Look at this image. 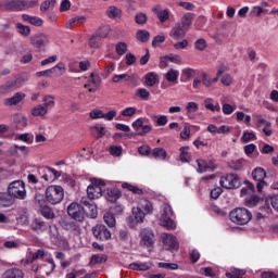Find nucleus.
<instances>
[{
    "instance_id": "1",
    "label": "nucleus",
    "mask_w": 278,
    "mask_h": 278,
    "mask_svg": "<svg viewBox=\"0 0 278 278\" xmlns=\"http://www.w3.org/2000/svg\"><path fill=\"white\" fill-rule=\"evenodd\" d=\"M46 201L50 205H58L64 201V188L58 185H51L46 189Z\"/></svg>"
},
{
    "instance_id": "2",
    "label": "nucleus",
    "mask_w": 278,
    "mask_h": 278,
    "mask_svg": "<svg viewBox=\"0 0 278 278\" xmlns=\"http://www.w3.org/2000/svg\"><path fill=\"white\" fill-rule=\"evenodd\" d=\"M251 218H253V215L244 207L235 208L230 212V220L236 225H247L251 222Z\"/></svg>"
},
{
    "instance_id": "3",
    "label": "nucleus",
    "mask_w": 278,
    "mask_h": 278,
    "mask_svg": "<svg viewBox=\"0 0 278 278\" xmlns=\"http://www.w3.org/2000/svg\"><path fill=\"white\" fill-rule=\"evenodd\" d=\"M8 194L14 199H27V190L23 180H14L8 186Z\"/></svg>"
},
{
    "instance_id": "4",
    "label": "nucleus",
    "mask_w": 278,
    "mask_h": 278,
    "mask_svg": "<svg viewBox=\"0 0 278 278\" xmlns=\"http://www.w3.org/2000/svg\"><path fill=\"white\" fill-rule=\"evenodd\" d=\"M91 184L87 188V195L90 201H93V199H99L100 197H103V189L105 188V180L93 178L91 180Z\"/></svg>"
},
{
    "instance_id": "5",
    "label": "nucleus",
    "mask_w": 278,
    "mask_h": 278,
    "mask_svg": "<svg viewBox=\"0 0 278 278\" xmlns=\"http://www.w3.org/2000/svg\"><path fill=\"white\" fill-rule=\"evenodd\" d=\"M219 184L226 190H237L242 186V180L237 174H227L220 177Z\"/></svg>"
},
{
    "instance_id": "6",
    "label": "nucleus",
    "mask_w": 278,
    "mask_h": 278,
    "mask_svg": "<svg viewBox=\"0 0 278 278\" xmlns=\"http://www.w3.org/2000/svg\"><path fill=\"white\" fill-rule=\"evenodd\" d=\"M170 216H173V210L170 208V205L163 204L160 225H162V227H166V229H175L177 225H175V222L170 219Z\"/></svg>"
},
{
    "instance_id": "7",
    "label": "nucleus",
    "mask_w": 278,
    "mask_h": 278,
    "mask_svg": "<svg viewBox=\"0 0 278 278\" xmlns=\"http://www.w3.org/2000/svg\"><path fill=\"white\" fill-rule=\"evenodd\" d=\"M84 212V206L77 202H73L67 206V215L76 223H84L86 218Z\"/></svg>"
},
{
    "instance_id": "8",
    "label": "nucleus",
    "mask_w": 278,
    "mask_h": 278,
    "mask_svg": "<svg viewBox=\"0 0 278 278\" xmlns=\"http://www.w3.org/2000/svg\"><path fill=\"white\" fill-rule=\"evenodd\" d=\"M162 240L165 251H179V241H177V237L170 233H163Z\"/></svg>"
},
{
    "instance_id": "9",
    "label": "nucleus",
    "mask_w": 278,
    "mask_h": 278,
    "mask_svg": "<svg viewBox=\"0 0 278 278\" xmlns=\"http://www.w3.org/2000/svg\"><path fill=\"white\" fill-rule=\"evenodd\" d=\"M30 43L35 49H40V51H45V47L49 43V35L46 34H36L30 37Z\"/></svg>"
},
{
    "instance_id": "10",
    "label": "nucleus",
    "mask_w": 278,
    "mask_h": 278,
    "mask_svg": "<svg viewBox=\"0 0 278 278\" xmlns=\"http://www.w3.org/2000/svg\"><path fill=\"white\" fill-rule=\"evenodd\" d=\"M80 203L84 205V216H88V218H96L98 216L97 205H94L92 200L81 198Z\"/></svg>"
},
{
    "instance_id": "11",
    "label": "nucleus",
    "mask_w": 278,
    "mask_h": 278,
    "mask_svg": "<svg viewBox=\"0 0 278 278\" xmlns=\"http://www.w3.org/2000/svg\"><path fill=\"white\" fill-rule=\"evenodd\" d=\"M92 233L97 240H101L105 242V240H110L112 238V232L105 227V225H97L92 228Z\"/></svg>"
},
{
    "instance_id": "12",
    "label": "nucleus",
    "mask_w": 278,
    "mask_h": 278,
    "mask_svg": "<svg viewBox=\"0 0 278 278\" xmlns=\"http://www.w3.org/2000/svg\"><path fill=\"white\" fill-rule=\"evenodd\" d=\"M252 177L254 181H257V185H256L257 192H262L264 186H266V181H264V179H266V170H264V168L262 167H256L252 172Z\"/></svg>"
},
{
    "instance_id": "13",
    "label": "nucleus",
    "mask_w": 278,
    "mask_h": 278,
    "mask_svg": "<svg viewBox=\"0 0 278 278\" xmlns=\"http://www.w3.org/2000/svg\"><path fill=\"white\" fill-rule=\"evenodd\" d=\"M140 238H141V244H143V247H147L148 249H151V247L155 244V241H153V238H155V235L153 233V230L149 228H143L140 231Z\"/></svg>"
},
{
    "instance_id": "14",
    "label": "nucleus",
    "mask_w": 278,
    "mask_h": 278,
    "mask_svg": "<svg viewBox=\"0 0 278 278\" xmlns=\"http://www.w3.org/2000/svg\"><path fill=\"white\" fill-rule=\"evenodd\" d=\"M132 128L137 131V136H147L151 134V125H144L143 118H138L132 123Z\"/></svg>"
},
{
    "instance_id": "15",
    "label": "nucleus",
    "mask_w": 278,
    "mask_h": 278,
    "mask_svg": "<svg viewBox=\"0 0 278 278\" xmlns=\"http://www.w3.org/2000/svg\"><path fill=\"white\" fill-rule=\"evenodd\" d=\"M101 86V76L99 74L91 73L90 78L87 84L84 85V88H88L89 92H97Z\"/></svg>"
},
{
    "instance_id": "16",
    "label": "nucleus",
    "mask_w": 278,
    "mask_h": 278,
    "mask_svg": "<svg viewBox=\"0 0 278 278\" xmlns=\"http://www.w3.org/2000/svg\"><path fill=\"white\" fill-rule=\"evenodd\" d=\"M0 10L2 12H21L18 0H5L0 2Z\"/></svg>"
},
{
    "instance_id": "17",
    "label": "nucleus",
    "mask_w": 278,
    "mask_h": 278,
    "mask_svg": "<svg viewBox=\"0 0 278 278\" xmlns=\"http://www.w3.org/2000/svg\"><path fill=\"white\" fill-rule=\"evenodd\" d=\"M186 31L188 30L185 27L180 26L179 23H176L169 31V36L173 40H181L186 38Z\"/></svg>"
},
{
    "instance_id": "18",
    "label": "nucleus",
    "mask_w": 278,
    "mask_h": 278,
    "mask_svg": "<svg viewBox=\"0 0 278 278\" xmlns=\"http://www.w3.org/2000/svg\"><path fill=\"white\" fill-rule=\"evenodd\" d=\"M61 227L62 229H65V231H71L72 233H79V231H81V228L77 223L68 219H63L61 222Z\"/></svg>"
},
{
    "instance_id": "19",
    "label": "nucleus",
    "mask_w": 278,
    "mask_h": 278,
    "mask_svg": "<svg viewBox=\"0 0 278 278\" xmlns=\"http://www.w3.org/2000/svg\"><path fill=\"white\" fill-rule=\"evenodd\" d=\"M26 94L23 92H16L13 97L7 98L3 100L4 105L12 106V105H18L23 99H25Z\"/></svg>"
},
{
    "instance_id": "20",
    "label": "nucleus",
    "mask_w": 278,
    "mask_h": 278,
    "mask_svg": "<svg viewBox=\"0 0 278 278\" xmlns=\"http://www.w3.org/2000/svg\"><path fill=\"white\" fill-rule=\"evenodd\" d=\"M197 15L194 13H185L180 20L179 26L185 29H190L192 27V22Z\"/></svg>"
},
{
    "instance_id": "21",
    "label": "nucleus",
    "mask_w": 278,
    "mask_h": 278,
    "mask_svg": "<svg viewBox=\"0 0 278 278\" xmlns=\"http://www.w3.org/2000/svg\"><path fill=\"white\" fill-rule=\"evenodd\" d=\"M152 12L155 13L160 23H166V21H168V18H170V11L168 9L160 10L157 8H153Z\"/></svg>"
},
{
    "instance_id": "22",
    "label": "nucleus",
    "mask_w": 278,
    "mask_h": 278,
    "mask_svg": "<svg viewBox=\"0 0 278 278\" xmlns=\"http://www.w3.org/2000/svg\"><path fill=\"white\" fill-rule=\"evenodd\" d=\"M22 18L23 21H25L26 23H30V25H34L35 27H42V25L45 24V21H42V18L38 16L23 14Z\"/></svg>"
},
{
    "instance_id": "23",
    "label": "nucleus",
    "mask_w": 278,
    "mask_h": 278,
    "mask_svg": "<svg viewBox=\"0 0 278 278\" xmlns=\"http://www.w3.org/2000/svg\"><path fill=\"white\" fill-rule=\"evenodd\" d=\"M2 278H25V273L20 268H11L4 271Z\"/></svg>"
},
{
    "instance_id": "24",
    "label": "nucleus",
    "mask_w": 278,
    "mask_h": 278,
    "mask_svg": "<svg viewBox=\"0 0 278 278\" xmlns=\"http://www.w3.org/2000/svg\"><path fill=\"white\" fill-rule=\"evenodd\" d=\"M12 205H14V200L10 193H0V207H12Z\"/></svg>"
},
{
    "instance_id": "25",
    "label": "nucleus",
    "mask_w": 278,
    "mask_h": 278,
    "mask_svg": "<svg viewBox=\"0 0 278 278\" xmlns=\"http://www.w3.org/2000/svg\"><path fill=\"white\" fill-rule=\"evenodd\" d=\"M129 268H131L132 270H151V268H153V263L151 262H147V263H131L129 265Z\"/></svg>"
},
{
    "instance_id": "26",
    "label": "nucleus",
    "mask_w": 278,
    "mask_h": 278,
    "mask_svg": "<svg viewBox=\"0 0 278 278\" xmlns=\"http://www.w3.org/2000/svg\"><path fill=\"white\" fill-rule=\"evenodd\" d=\"M91 134L99 140L100 138H103L105 134H108V130H105V127L101 126L100 124H97L96 126L91 127Z\"/></svg>"
},
{
    "instance_id": "27",
    "label": "nucleus",
    "mask_w": 278,
    "mask_h": 278,
    "mask_svg": "<svg viewBox=\"0 0 278 278\" xmlns=\"http://www.w3.org/2000/svg\"><path fill=\"white\" fill-rule=\"evenodd\" d=\"M121 190L118 189H108L106 192V201H110L111 203H116L118 199H121Z\"/></svg>"
},
{
    "instance_id": "28",
    "label": "nucleus",
    "mask_w": 278,
    "mask_h": 278,
    "mask_svg": "<svg viewBox=\"0 0 278 278\" xmlns=\"http://www.w3.org/2000/svg\"><path fill=\"white\" fill-rule=\"evenodd\" d=\"M106 16H109V18H121V16H123V10L111 5L106 10Z\"/></svg>"
},
{
    "instance_id": "29",
    "label": "nucleus",
    "mask_w": 278,
    "mask_h": 278,
    "mask_svg": "<svg viewBox=\"0 0 278 278\" xmlns=\"http://www.w3.org/2000/svg\"><path fill=\"white\" fill-rule=\"evenodd\" d=\"M41 216L43 218H47L48 220H53L55 218V213L53 212V208H51L49 205L41 206Z\"/></svg>"
},
{
    "instance_id": "30",
    "label": "nucleus",
    "mask_w": 278,
    "mask_h": 278,
    "mask_svg": "<svg viewBox=\"0 0 278 278\" xmlns=\"http://www.w3.org/2000/svg\"><path fill=\"white\" fill-rule=\"evenodd\" d=\"M18 3H20V11L29 10L38 5V0H18Z\"/></svg>"
},
{
    "instance_id": "31",
    "label": "nucleus",
    "mask_w": 278,
    "mask_h": 278,
    "mask_svg": "<svg viewBox=\"0 0 278 278\" xmlns=\"http://www.w3.org/2000/svg\"><path fill=\"white\" fill-rule=\"evenodd\" d=\"M157 74L150 72L146 75V86H149L150 88H153L157 84Z\"/></svg>"
},
{
    "instance_id": "32",
    "label": "nucleus",
    "mask_w": 278,
    "mask_h": 278,
    "mask_svg": "<svg viewBox=\"0 0 278 278\" xmlns=\"http://www.w3.org/2000/svg\"><path fill=\"white\" fill-rule=\"evenodd\" d=\"M144 211L139 206L132 207V217H135L136 223H144Z\"/></svg>"
},
{
    "instance_id": "33",
    "label": "nucleus",
    "mask_w": 278,
    "mask_h": 278,
    "mask_svg": "<svg viewBox=\"0 0 278 278\" xmlns=\"http://www.w3.org/2000/svg\"><path fill=\"white\" fill-rule=\"evenodd\" d=\"M110 31H112L110 25H104L97 29L94 34H97L102 40H104V38H108V36H110Z\"/></svg>"
},
{
    "instance_id": "34",
    "label": "nucleus",
    "mask_w": 278,
    "mask_h": 278,
    "mask_svg": "<svg viewBox=\"0 0 278 278\" xmlns=\"http://www.w3.org/2000/svg\"><path fill=\"white\" fill-rule=\"evenodd\" d=\"M101 40H103L97 33H94L89 39V47L91 49H99L101 47Z\"/></svg>"
},
{
    "instance_id": "35",
    "label": "nucleus",
    "mask_w": 278,
    "mask_h": 278,
    "mask_svg": "<svg viewBox=\"0 0 278 278\" xmlns=\"http://www.w3.org/2000/svg\"><path fill=\"white\" fill-rule=\"evenodd\" d=\"M136 38L137 40H139V42H149V39L151 38V34L149 33V30H138L136 34Z\"/></svg>"
},
{
    "instance_id": "36",
    "label": "nucleus",
    "mask_w": 278,
    "mask_h": 278,
    "mask_svg": "<svg viewBox=\"0 0 278 278\" xmlns=\"http://www.w3.org/2000/svg\"><path fill=\"white\" fill-rule=\"evenodd\" d=\"M167 155L164 148H154L152 150V157H155V160H164Z\"/></svg>"
},
{
    "instance_id": "37",
    "label": "nucleus",
    "mask_w": 278,
    "mask_h": 278,
    "mask_svg": "<svg viewBox=\"0 0 278 278\" xmlns=\"http://www.w3.org/2000/svg\"><path fill=\"white\" fill-rule=\"evenodd\" d=\"M165 79H167L172 84H175V81H177V79H179V72L177 70L170 68L165 74Z\"/></svg>"
},
{
    "instance_id": "38",
    "label": "nucleus",
    "mask_w": 278,
    "mask_h": 278,
    "mask_svg": "<svg viewBox=\"0 0 278 278\" xmlns=\"http://www.w3.org/2000/svg\"><path fill=\"white\" fill-rule=\"evenodd\" d=\"M31 229L33 231H45L47 229V224L45 222H40V219L36 218L31 223Z\"/></svg>"
},
{
    "instance_id": "39",
    "label": "nucleus",
    "mask_w": 278,
    "mask_h": 278,
    "mask_svg": "<svg viewBox=\"0 0 278 278\" xmlns=\"http://www.w3.org/2000/svg\"><path fill=\"white\" fill-rule=\"evenodd\" d=\"M47 112H49V109L42 104H39L33 109L31 114L33 116H45Z\"/></svg>"
},
{
    "instance_id": "40",
    "label": "nucleus",
    "mask_w": 278,
    "mask_h": 278,
    "mask_svg": "<svg viewBox=\"0 0 278 278\" xmlns=\"http://www.w3.org/2000/svg\"><path fill=\"white\" fill-rule=\"evenodd\" d=\"M46 262L48 263L43 265V273L51 275L55 270V262H53V258H47Z\"/></svg>"
},
{
    "instance_id": "41",
    "label": "nucleus",
    "mask_w": 278,
    "mask_h": 278,
    "mask_svg": "<svg viewBox=\"0 0 278 278\" xmlns=\"http://www.w3.org/2000/svg\"><path fill=\"white\" fill-rule=\"evenodd\" d=\"M103 220L108 227L116 226V218L114 217V213H105L103 216Z\"/></svg>"
},
{
    "instance_id": "42",
    "label": "nucleus",
    "mask_w": 278,
    "mask_h": 278,
    "mask_svg": "<svg viewBox=\"0 0 278 278\" xmlns=\"http://www.w3.org/2000/svg\"><path fill=\"white\" fill-rule=\"evenodd\" d=\"M16 27H17L18 34H21V36H24L25 38H27V36H30L31 28L29 26H25L22 23H17Z\"/></svg>"
},
{
    "instance_id": "43",
    "label": "nucleus",
    "mask_w": 278,
    "mask_h": 278,
    "mask_svg": "<svg viewBox=\"0 0 278 278\" xmlns=\"http://www.w3.org/2000/svg\"><path fill=\"white\" fill-rule=\"evenodd\" d=\"M77 23H86V17L85 16H77V17L71 18L66 23L67 29H71V27H73L74 25H77Z\"/></svg>"
},
{
    "instance_id": "44",
    "label": "nucleus",
    "mask_w": 278,
    "mask_h": 278,
    "mask_svg": "<svg viewBox=\"0 0 278 278\" xmlns=\"http://www.w3.org/2000/svg\"><path fill=\"white\" fill-rule=\"evenodd\" d=\"M204 105L206 108V110H211V112H220V104H213L212 103V99H206L204 101Z\"/></svg>"
},
{
    "instance_id": "45",
    "label": "nucleus",
    "mask_w": 278,
    "mask_h": 278,
    "mask_svg": "<svg viewBox=\"0 0 278 278\" xmlns=\"http://www.w3.org/2000/svg\"><path fill=\"white\" fill-rule=\"evenodd\" d=\"M104 262H108L105 254H97L91 257V264H104Z\"/></svg>"
},
{
    "instance_id": "46",
    "label": "nucleus",
    "mask_w": 278,
    "mask_h": 278,
    "mask_svg": "<svg viewBox=\"0 0 278 278\" xmlns=\"http://www.w3.org/2000/svg\"><path fill=\"white\" fill-rule=\"evenodd\" d=\"M53 105H55V97L45 96L43 97V108H47V110H49V108H53Z\"/></svg>"
},
{
    "instance_id": "47",
    "label": "nucleus",
    "mask_w": 278,
    "mask_h": 278,
    "mask_svg": "<svg viewBox=\"0 0 278 278\" xmlns=\"http://www.w3.org/2000/svg\"><path fill=\"white\" fill-rule=\"evenodd\" d=\"M16 88V83L14 80H9L0 87V92H8V90H14Z\"/></svg>"
},
{
    "instance_id": "48",
    "label": "nucleus",
    "mask_w": 278,
    "mask_h": 278,
    "mask_svg": "<svg viewBox=\"0 0 278 278\" xmlns=\"http://www.w3.org/2000/svg\"><path fill=\"white\" fill-rule=\"evenodd\" d=\"M147 21H149V17L144 13H138L135 16V22L137 25H147Z\"/></svg>"
},
{
    "instance_id": "49",
    "label": "nucleus",
    "mask_w": 278,
    "mask_h": 278,
    "mask_svg": "<svg viewBox=\"0 0 278 278\" xmlns=\"http://www.w3.org/2000/svg\"><path fill=\"white\" fill-rule=\"evenodd\" d=\"M189 147H181L180 148V161L181 162H190V154L188 153Z\"/></svg>"
},
{
    "instance_id": "50",
    "label": "nucleus",
    "mask_w": 278,
    "mask_h": 278,
    "mask_svg": "<svg viewBox=\"0 0 278 278\" xmlns=\"http://www.w3.org/2000/svg\"><path fill=\"white\" fill-rule=\"evenodd\" d=\"M198 173H207V161L203 159L197 160Z\"/></svg>"
},
{
    "instance_id": "51",
    "label": "nucleus",
    "mask_w": 278,
    "mask_h": 278,
    "mask_svg": "<svg viewBox=\"0 0 278 278\" xmlns=\"http://www.w3.org/2000/svg\"><path fill=\"white\" fill-rule=\"evenodd\" d=\"M131 79V76L128 74H119L113 76V83L114 84H119V81H129Z\"/></svg>"
},
{
    "instance_id": "52",
    "label": "nucleus",
    "mask_w": 278,
    "mask_h": 278,
    "mask_svg": "<svg viewBox=\"0 0 278 278\" xmlns=\"http://www.w3.org/2000/svg\"><path fill=\"white\" fill-rule=\"evenodd\" d=\"M115 51H116L117 55H125L127 52V43L118 42L115 47Z\"/></svg>"
},
{
    "instance_id": "53",
    "label": "nucleus",
    "mask_w": 278,
    "mask_h": 278,
    "mask_svg": "<svg viewBox=\"0 0 278 278\" xmlns=\"http://www.w3.org/2000/svg\"><path fill=\"white\" fill-rule=\"evenodd\" d=\"M137 97H140V99H143V101H149V97H151V92L144 88H139L137 90Z\"/></svg>"
},
{
    "instance_id": "54",
    "label": "nucleus",
    "mask_w": 278,
    "mask_h": 278,
    "mask_svg": "<svg viewBox=\"0 0 278 278\" xmlns=\"http://www.w3.org/2000/svg\"><path fill=\"white\" fill-rule=\"evenodd\" d=\"M141 207L144 210L146 214H151L153 212V204L149 200H142Z\"/></svg>"
},
{
    "instance_id": "55",
    "label": "nucleus",
    "mask_w": 278,
    "mask_h": 278,
    "mask_svg": "<svg viewBox=\"0 0 278 278\" xmlns=\"http://www.w3.org/2000/svg\"><path fill=\"white\" fill-rule=\"evenodd\" d=\"M241 140L242 142H251L253 140H257V137L253 132L244 131L243 136L241 137Z\"/></svg>"
},
{
    "instance_id": "56",
    "label": "nucleus",
    "mask_w": 278,
    "mask_h": 278,
    "mask_svg": "<svg viewBox=\"0 0 278 278\" xmlns=\"http://www.w3.org/2000/svg\"><path fill=\"white\" fill-rule=\"evenodd\" d=\"M194 47L198 51H205V49H207V42L205 39L201 38L195 41Z\"/></svg>"
},
{
    "instance_id": "57",
    "label": "nucleus",
    "mask_w": 278,
    "mask_h": 278,
    "mask_svg": "<svg viewBox=\"0 0 278 278\" xmlns=\"http://www.w3.org/2000/svg\"><path fill=\"white\" fill-rule=\"evenodd\" d=\"M200 275H204V277H216V274H214V270H212V267H203L200 269Z\"/></svg>"
},
{
    "instance_id": "58",
    "label": "nucleus",
    "mask_w": 278,
    "mask_h": 278,
    "mask_svg": "<svg viewBox=\"0 0 278 278\" xmlns=\"http://www.w3.org/2000/svg\"><path fill=\"white\" fill-rule=\"evenodd\" d=\"M159 268H166L167 270H177L179 265L175 263H159Z\"/></svg>"
},
{
    "instance_id": "59",
    "label": "nucleus",
    "mask_w": 278,
    "mask_h": 278,
    "mask_svg": "<svg viewBox=\"0 0 278 278\" xmlns=\"http://www.w3.org/2000/svg\"><path fill=\"white\" fill-rule=\"evenodd\" d=\"M45 255H47L45 250H38L37 252L33 253L30 262L33 263L36 262V260H43Z\"/></svg>"
},
{
    "instance_id": "60",
    "label": "nucleus",
    "mask_w": 278,
    "mask_h": 278,
    "mask_svg": "<svg viewBox=\"0 0 278 278\" xmlns=\"http://www.w3.org/2000/svg\"><path fill=\"white\" fill-rule=\"evenodd\" d=\"M110 153H111V155H114L115 157H119V155H122V153H123V147L112 146L110 148Z\"/></svg>"
},
{
    "instance_id": "61",
    "label": "nucleus",
    "mask_w": 278,
    "mask_h": 278,
    "mask_svg": "<svg viewBox=\"0 0 278 278\" xmlns=\"http://www.w3.org/2000/svg\"><path fill=\"white\" fill-rule=\"evenodd\" d=\"M52 68H54L56 75H64V73H66V65H64V63H59Z\"/></svg>"
},
{
    "instance_id": "62",
    "label": "nucleus",
    "mask_w": 278,
    "mask_h": 278,
    "mask_svg": "<svg viewBox=\"0 0 278 278\" xmlns=\"http://www.w3.org/2000/svg\"><path fill=\"white\" fill-rule=\"evenodd\" d=\"M123 188H127L130 192H134V194H142V189H140L136 186H132L129 184H124Z\"/></svg>"
},
{
    "instance_id": "63",
    "label": "nucleus",
    "mask_w": 278,
    "mask_h": 278,
    "mask_svg": "<svg viewBox=\"0 0 278 278\" xmlns=\"http://www.w3.org/2000/svg\"><path fill=\"white\" fill-rule=\"evenodd\" d=\"M229 167L232 170H242V160L232 161L229 163Z\"/></svg>"
},
{
    "instance_id": "64",
    "label": "nucleus",
    "mask_w": 278,
    "mask_h": 278,
    "mask_svg": "<svg viewBox=\"0 0 278 278\" xmlns=\"http://www.w3.org/2000/svg\"><path fill=\"white\" fill-rule=\"evenodd\" d=\"M90 118L97 119V118H103L104 113L101 110H93L89 114Z\"/></svg>"
}]
</instances>
